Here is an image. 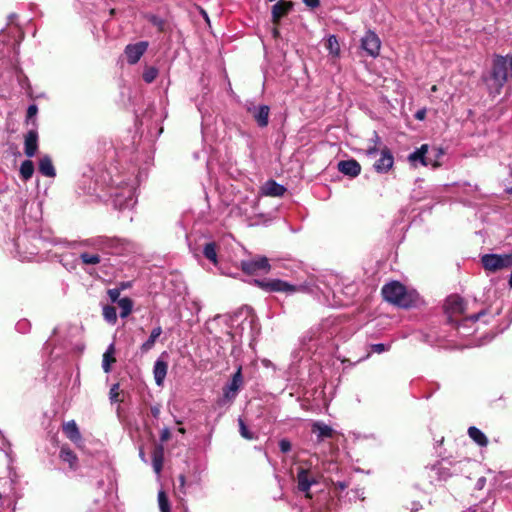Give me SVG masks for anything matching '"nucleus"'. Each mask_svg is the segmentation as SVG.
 Returning <instances> with one entry per match:
<instances>
[{
  "mask_svg": "<svg viewBox=\"0 0 512 512\" xmlns=\"http://www.w3.org/2000/svg\"><path fill=\"white\" fill-rule=\"evenodd\" d=\"M507 192H508L509 194H512V186H511V187H509V188H507Z\"/></svg>",
  "mask_w": 512,
  "mask_h": 512,
  "instance_id": "774afa93",
  "label": "nucleus"
},
{
  "mask_svg": "<svg viewBox=\"0 0 512 512\" xmlns=\"http://www.w3.org/2000/svg\"><path fill=\"white\" fill-rule=\"evenodd\" d=\"M16 329H17V331H19L21 333H26L30 329L29 321H27L26 319H22V320L18 321L16 324Z\"/></svg>",
  "mask_w": 512,
  "mask_h": 512,
  "instance_id": "a18cd8bd",
  "label": "nucleus"
},
{
  "mask_svg": "<svg viewBox=\"0 0 512 512\" xmlns=\"http://www.w3.org/2000/svg\"><path fill=\"white\" fill-rule=\"evenodd\" d=\"M253 323H254V319L252 317H250V318L246 317L242 321V328L244 329L245 326H248L250 329H252L253 328Z\"/></svg>",
  "mask_w": 512,
  "mask_h": 512,
  "instance_id": "603ef678",
  "label": "nucleus"
},
{
  "mask_svg": "<svg viewBox=\"0 0 512 512\" xmlns=\"http://www.w3.org/2000/svg\"><path fill=\"white\" fill-rule=\"evenodd\" d=\"M394 164V157L391 150L383 147L380 152V158L374 163L373 167L378 173H387Z\"/></svg>",
  "mask_w": 512,
  "mask_h": 512,
  "instance_id": "2eb2a0df",
  "label": "nucleus"
},
{
  "mask_svg": "<svg viewBox=\"0 0 512 512\" xmlns=\"http://www.w3.org/2000/svg\"><path fill=\"white\" fill-rule=\"evenodd\" d=\"M501 488L503 491H507L512 494V475L503 477L501 480Z\"/></svg>",
  "mask_w": 512,
  "mask_h": 512,
  "instance_id": "a19ab883",
  "label": "nucleus"
},
{
  "mask_svg": "<svg viewBox=\"0 0 512 512\" xmlns=\"http://www.w3.org/2000/svg\"><path fill=\"white\" fill-rule=\"evenodd\" d=\"M265 196L280 197L286 192V188L274 180L267 181L261 188Z\"/></svg>",
  "mask_w": 512,
  "mask_h": 512,
  "instance_id": "b1692460",
  "label": "nucleus"
},
{
  "mask_svg": "<svg viewBox=\"0 0 512 512\" xmlns=\"http://www.w3.org/2000/svg\"><path fill=\"white\" fill-rule=\"evenodd\" d=\"M114 174L110 172L109 197L115 209L130 210L137 203V188L146 180L147 167L131 163L127 168L119 170L114 167Z\"/></svg>",
  "mask_w": 512,
  "mask_h": 512,
  "instance_id": "f257e3e1",
  "label": "nucleus"
},
{
  "mask_svg": "<svg viewBox=\"0 0 512 512\" xmlns=\"http://www.w3.org/2000/svg\"><path fill=\"white\" fill-rule=\"evenodd\" d=\"M421 508H422V505L420 504V502L414 501L411 503V507H410L411 512H417Z\"/></svg>",
  "mask_w": 512,
  "mask_h": 512,
  "instance_id": "864d4df0",
  "label": "nucleus"
},
{
  "mask_svg": "<svg viewBox=\"0 0 512 512\" xmlns=\"http://www.w3.org/2000/svg\"><path fill=\"white\" fill-rule=\"evenodd\" d=\"M293 2L286 0H279L272 6L271 16L274 25H278L281 19L286 16L293 9Z\"/></svg>",
  "mask_w": 512,
  "mask_h": 512,
  "instance_id": "f3484780",
  "label": "nucleus"
},
{
  "mask_svg": "<svg viewBox=\"0 0 512 512\" xmlns=\"http://www.w3.org/2000/svg\"><path fill=\"white\" fill-rule=\"evenodd\" d=\"M507 69L510 71V78L512 79V55L507 56Z\"/></svg>",
  "mask_w": 512,
  "mask_h": 512,
  "instance_id": "5fc2aeb1",
  "label": "nucleus"
},
{
  "mask_svg": "<svg viewBox=\"0 0 512 512\" xmlns=\"http://www.w3.org/2000/svg\"><path fill=\"white\" fill-rule=\"evenodd\" d=\"M338 170L344 175L356 177L361 172V166L354 159L342 160L338 163Z\"/></svg>",
  "mask_w": 512,
  "mask_h": 512,
  "instance_id": "412c9836",
  "label": "nucleus"
},
{
  "mask_svg": "<svg viewBox=\"0 0 512 512\" xmlns=\"http://www.w3.org/2000/svg\"><path fill=\"white\" fill-rule=\"evenodd\" d=\"M199 481H200L199 478H195L193 480L187 481L186 477L183 474L179 475V477H178L179 484H178V486L175 487V494L179 498H181V495L185 496L186 494L190 493L191 489L194 486L199 485Z\"/></svg>",
  "mask_w": 512,
  "mask_h": 512,
  "instance_id": "5701e85b",
  "label": "nucleus"
},
{
  "mask_svg": "<svg viewBox=\"0 0 512 512\" xmlns=\"http://www.w3.org/2000/svg\"><path fill=\"white\" fill-rule=\"evenodd\" d=\"M459 463H453L448 460L437 461L436 463L426 466V474L431 484L447 481L450 477L459 472Z\"/></svg>",
  "mask_w": 512,
  "mask_h": 512,
  "instance_id": "6e6552de",
  "label": "nucleus"
},
{
  "mask_svg": "<svg viewBox=\"0 0 512 512\" xmlns=\"http://www.w3.org/2000/svg\"><path fill=\"white\" fill-rule=\"evenodd\" d=\"M59 456L63 462H65L69 465L70 469H72V470L76 469L78 459H77V456L75 455V453L71 449L62 447L60 450Z\"/></svg>",
  "mask_w": 512,
  "mask_h": 512,
  "instance_id": "c85d7f7f",
  "label": "nucleus"
},
{
  "mask_svg": "<svg viewBox=\"0 0 512 512\" xmlns=\"http://www.w3.org/2000/svg\"><path fill=\"white\" fill-rule=\"evenodd\" d=\"M296 480L298 490L305 493L307 497H310L309 490L316 483L314 476L308 470L300 468L297 472Z\"/></svg>",
  "mask_w": 512,
  "mask_h": 512,
  "instance_id": "a211bd4d",
  "label": "nucleus"
},
{
  "mask_svg": "<svg viewBox=\"0 0 512 512\" xmlns=\"http://www.w3.org/2000/svg\"><path fill=\"white\" fill-rule=\"evenodd\" d=\"M85 245L91 247L94 252H81L79 260L83 265L93 266L106 262L108 259L104 255H124L135 249V245L127 239L108 236L89 239Z\"/></svg>",
  "mask_w": 512,
  "mask_h": 512,
  "instance_id": "f03ea898",
  "label": "nucleus"
},
{
  "mask_svg": "<svg viewBox=\"0 0 512 512\" xmlns=\"http://www.w3.org/2000/svg\"><path fill=\"white\" fill-rule=\"evenodd\" d=\"M241 268L244 273L253 275L258 272H268L271 266L267 257L258 255L251 259L241 261Z\"/></svg>",
  "mask_w": 512,
  "mask_h": 512,
  "instance_id": "9b49d317",
  "label": "nucleus"
},
{
  "mask_svg": "<svg viewBox=\"0 0 512 512\" xmlns=\"http://www.w3.org/2000/svg\"><path fill=\"white\" fill-rule=\"evenodd\" d=\"M444 307L449 323L451 325H455L462 336L469 334V332L465 331L468 323L474 324L481 320L484 323L487 322V320L484 319L487 316V312L485 310L460 318L465 311V302L463 298L458 295H450L447 297Z\"/></svg>",
  "mask_w": 512,
  "mask_h": 512,
  "instance_id": "423d86ee",
  "label": "nucleus"
},
{
  "mask_svg": "<svg viewBox=\"0 0 512 512\" xmlns=\"http://www.w3.org/2000/svg\"><path fill=\"white\" fill-rule=\"evenodd\" d=\"M476 323H477V322H475L474 324L468 323V325H467V327H466V330H465L466 332H469V334H468L467 336H469V335H471L473 332H475V329H472V330H471V328H472Z\"/></svg>",
  "mask_w": 512,
  "mask_h": 512,
  "instance_id": "4d7b16f0",
  "label": "nucleus"
},
{
  "mask_svg": "<svg viewBox=\"0 0 512 512\" xmlns=\"http://www.w3.org/2000/svg\"><path fill=\"white\" fill-rule=\"evenodd\" d=\"M481 262L486 270L497 271L512 266V254H485Z\"/></svg>",
  "mask_w": 512,
  "mask_h": 512,
  "instance_id": "9d476101",
  "label": "nucleus"
},
{
  "mask_svg": "<svg viewBox=\"0 0 512 512\" xmlns=\"http://www.w3.org/2000/svg\"><path fill=\"white\" fill-rule=\"evenodd\" d=\"M34 164L31 160H25L20 165V175L24 181L29 180L34 173Z\"/></svg>",
  "mask_w": 512,
  "mask_h": 512,
  "instance_id": "72a5a7b5",
  "label": "nucleus"
},
{
  "mask_svg": "<svg viewBox=\"0 0 512 512\" xmlns=\"http://www.w3.org/2000/svg\"><path fill=\"white\" fill-rule=\"evenodd\" d=\"M107 293H108V296H109V299L111 300V302L118 304V300L121 299L120 298V290L117 288H113V289H109Z\"/></svg>",
  "mask_w": 512,
  "mask_h": 512,
  "instance_id": "49530a36",
  "label": "nucleus"
},
{
  "mask_svg": "<svg viewBox=\"0 0 512 512\" xmlns=\"http://www.w3.org/2000/svg\"><path fill=\"white\" fill-rule=\"evenodd\" d=\"M115 352L114 344H110L103 354V360H102V368L103 370L108 373L111 370V364L115 362V358L113 356Z\"/></svg>",
  "mask_w": 512,
  "mask_h": 512,
  "instance_id": "7c9ffc66",
  "label": "nucleus"
},
{
  "mask_svg": "<svg viewBox=\"0 0 512 512\" xmlns=\"http://www.w3.org/2000/svg\"><path fill=\"white\" fill-rule=\"evenodd\" d=\"M485 482H486V479H485L484 477H481V478H479V479H478V481H477V484H476V485H477V487H478L479 489H481V488H483V487H484Z\"/></svg>",
  "mask_w": 512,
  "mask_h": 512,
  "instance_id": "6e6d98bb",
  "label": "nucleus"
},
{
  "mask_svg": "<svg viewBox=\"0 0 512 512\" xmlns=\"http://www.w3.org/2000/svg\"><path fill=\"white\" fill-rule=\"evenodd\" d=\"M168 437V431L166 430L163 434H162V440H166Z\"/></svg>",
  "mask_w": 512,
  "mask_h": 512,
  "instance_id": "0e129e2a",
  "label": "nucleus"
},
{
  "mask_svg": "<svg viewBox=\"0 0 512 512\" xmlns=\"http://www.w3.org/2000/svg\"><path fill=\"white\" fill-rule=\"evenodd\" d=\"M279 448H280L281 452L287 453L291 450V443L286 439H282L279 442Z\"/></svg>",
  "mask_w": 512,
  "mask_h": 512,
  "instance_id": "09e8293b",
  "label": "nucleus"
},
{
  "mask_svg": "<svg viewBox=\"0 0 512 512\" xmlns=\"http://www.w3.org/2000/svg\"><path fill=\"white\" fill-rule=\"evenodd\" d=\"M38 169L43 176L50 178H54L56 176V170L49 155L41 156L39 159Z\"/></svg>",
  "mask_w": 512,
  "mask_h": 512,
  "instance_id": "393cba45",
  "label": "nucleus"
},
{
  "mask_svg": "<svg viewBox=\"0 0 512 512\" xmlns=\"http://www.w3.org/2000/svg\"><path fill=\"white\" fill-rule=\"evenodd\" d=\"M167 357V353L163 352L161 356L155 361L153 367V375L155 382L158 386H162L167 375L168 363L164 360Z\"/></svg>",
  "mask_w": 512,
  "mask_h": 512,
  "instance_id": "aec40b11",
  "label": "nucleus"
},
{
  "mask_svg": "<svg viewBox=\"0 0 512 512\" xmlns=\"http://www.w3.org/2000/svg\"><path fill=\"white\" fill-rule=\"evenodd\" d=\"M38 149V133L36 130H30L25 135L24 152L27 157L35 156Z\"/></svg>",
  "mask_w": 512,
  "mask_h": 512,
  "instance_id": "4be33fe9",
  "label": "nucleus"
},
{
  "mask_svg": "<svg viewBox=\"0 0 512 512\" xmlns=\"http://www.w3.org/2000/svg\"><path fill=\"white\" fill-rule=\"evenodd\" d=\"M118 306L120 308V317L126 318L132 312L133 301L128 297H124L118 300Z\"/></svg>",
  "mask_w": 512,
  "mask_h": 512,
  "instance_id": "2f4dec72",
  "label": "nucleus"
},
{
  "mask_svg": "<svg viewBox=\"0 0 512 512\" xmlns=\"http://www.w3.org/2000/svg\"><path fill=\"white\" fill-rule=\"evenodd\" d=\"M313 432L317 434L319 439L329 438L332 436V428L323 423H315L313 425Z\"/></svg>",
  "mask_w": 512,
  "mask_h": 512,
  "instance_id": "473e14b6",
  "label": "nucleus"
},
{
  "mask_svg": "<svg viewBox=\"0 0 512 512\" xmlns=\"http://www.w3.org/2000/svg\"><path fill=\"white\" fill-rule=\"evenodd\" d=\"M65 430L67 432L68 437L72 440L80 437L79 430L74 421L68 422L65 426Z\"/></svg>",
  "mask_w": 512,
  "mask_h": 512,
  "instance_id": "58836bf2",
  "label": "nucleus"
},
{
  "mask_svg": "<svg viewBox=\"0 0 512 512\" xmlns=\"http://www.w3.org/2000/svg\"><path fill=\"white\" fill-rule=\"evenodd\" d=\"M331 282H336V278L333 276H329V279L317 278L315 281L311 280L300 285H292L280 279L254 280V283L266 292L321 294L328 304H330V295L333 299L336 297V290L331 287Z\"/></svg>",
  "mask_w": 512,
  "mask_h": 512,
  "instance_id": "7ed1b4c3",
  "label": "nucleus"
},
{
  "mask_svg": "<svg viewBox=\"0 0 512 512\" xmlns=\"http://www.w3.org/2000/svg\"><path fill=\"white\" fill-rule=\"evenodd\" d=\"M148 20L152 25L156 26L159 30L164 29V21L160 17L156 15H149Z\"/></svg>",
  "mask_w": 512,
  "mask_h": 512,
  "instance_id": "37998d69",
  "label": "nucleus"
},
{
  "mask_svg": "<svg viewBox=\"0 0 512 512\" xmlns=\"http://www.w3.org/2000/svg\"><path fill=\"white\" fill-rule=\"evenodd\" d=\"M118 397H119V384L116 383L110 389L109 398L112 403H115V402L119 401Z\"/></svg>",
  "mask_w": 512,
  "mask_h": 512,
  "instance_id": "c03bdc74",
  "label": "nucleus"
},
{
  "mask_svg": "<svg viewBox=\"0 0 512 512\" xmlns=\"http://www.w3.org/2000/svg\"><path fill=\"white\" fill-rule=\"evenodd\" d=\"M468 436L480 447H486L489 443L487 436L477 427L471 426L468 428Z\"/></svg>",
  "mask_w": 512,
  "mask_h": 512,
  "instance_id": "bb28decb",
  "label": "nucleus"
},
{
  "mask_svg": "<svg viewBox=\"0 0 512 512\" xmlns=\"http://www.w3.org/2000/svg\"><path fill=\"white\" fill-rule=\"evenodd\" d=\"M383 298L398 307L411 308L420 302L419 294L413 289H407L398 281H392L382 287Z\"/></svg>",
  "mask_w": 512,
  "mask_h": 512,
  "instance_id": "0eeeda50",
  "label": "nucleus"
},
{
  "mask_svg": "<svg viewBox=\"0 0 512 512\" xmlns=\"http://www.w3.org/2000/svg\"><path fill=\"white\" fill-rule=\"evenodd\" d=\"M203 255L207 260L212 262L214 266L218 267L217 244L215 242L205 243L203 247Z\"/></svg>",
  "mask_w": 512,
  "mask_h": 512,
  "instance_id": "c756f323",
  "label": "nucleus"
},
{
  "mask_svg": "<svg viewBox=\"0 0 512 512\" xmlns=\"http://www.w3.org/2000/svg\"><path fill=\"white\" fill-rule=\"evenodd\" d=\"M372 140L374 141L375 145L373 147H369L367 149V155H369V156H375V154L378 152L377 144H379L381 142L380 137L376 132H374V136H373Z\"/></svg>",
  "mask_w": 512,
  "mask_h": 512,
  "instance_id": "79ce46f5",
  "label": "nucleus"
},
{
  "mask_svg": "<svg viewBox=\"0 0 512 512\" xmlns=\"http://www.w3.org/2000/svg\"><path fill=\"white\" fill-rule=\"evenodd\" d=\"M247 111L253 116L259 127H266L269 122L270 108L267 105L251 104L247 107Z\"/></svg>",
  "mask_w": 512,
  "mask_h": 512,
  "instance_id": "dca6fc26",
  "label": "nucleus"
},
{
  "mask_svg": "<svg viewBox=\"0 0 512 512\" xmlns=\"http://www.w3.org/2000/svg\"><path fill=\"white\" fill-rule=\"evenodd\" d=\"M361 47L369 56L376 58L380 52L381 41L375 32L369 30L361 39Z\"/></svg>",
  "mask_w": 512,
  "mask_h": 512,
  "instance_id": "ddd939ff",
  "label": "nucleus"
},
{
  "mask_svg": "<svg viewBox=\"0 0 512 512\" xmlns=\"http://www.w3.org/2000/svg\"><path fill=\"white\" fill-rule=\"evenodd\" d=\"M164 451L162 447H156L152 453V466L154 472L159 475L162 471Z\"/></svg>",
  "mask_w": 512,
  "mask_h": 512,
  "instance_id": "cd10ccee",
  "label": "nucleus"
},
{
  "mask_svg": "<svg viewBox=\"0 0 512 512\" xmlns=\"http://www.w3.org/2000/svg\"><path fill=\"white\" fill-rule=\"evenodd\" d=\"M149 43L147 41H139L134 44H128L125 47L124 54L130 65L138 63L143 54L147 51Z\"/></svg>",
  "mask_w": 512,
  "mask_h": 512,
  "instance_id": "4468645a",
  "label": "nucleus"
},
{
  "mask_svg": "<svg viewBox=\"0 0 512 512\" xmlns=\"http://www.w3.org/2000/svg\"><path fill=\"white\" fill-rule=\"evenodd\" d=\"M239 428V432L243 438L249 440L253 439V434L248 430L247 426L245 425L242 419H239Z\"/></svg>",
  "mask_w": 512,
  "mask_h": 512,
  "instance_id": "ea45409f",
  "label": "nucleus"
},
{
  "mask_svg": "<svg viewBox=\"0 0 512 512\" xmlns=\"http://www.w3.org/2000/svg\"><path fill=\"white\" fill-rule=\"evenodd\" d=\"M162 334V327L156 326L152 329L150 336L148 339L142 343L140 346V351L142 354L148 353L153 347L155 346L156 340L160 337Z\"/></svg>",
  "mask_w": 512,
  "mask_h": 512,
  "instance_id": "a878e982",
  "label": "nucleus"
},
{
  "mask_svg": "<svg viewBox=\"0 0 512 512\" xmlns=\"http://www.w3.org/2000/svg\"><path fill=\"white\" fill-rule=\"evenodd\" d=\"M507 57L497 55L493 60L491 78L496 93H500L508 79Z\"/></svg>",
  "mask_w": 512,
  "mask_h": 512,
  "instance_id": "1a4fd4ad",
  "label": "nucleus"
},
{
  "mask_svg": "<svg viewBox=\"0 0 512 512\" xmlns=\"http://www.w3.org/2000/svg\"><path fill=\"white\" fill-rule=\"evenodd\" d=\"M342 363H348L349 366H353L354 365L353 363H350L349 360H347V359H343Z\"/></svg>",
  "mask_w": 512,
  "mask_h": 512,
  "instance_id": "338daca9",
  "label": "nucleus"
},
{
  "mask_svg": "<svg viewBox=\"0 0 512 512\" xmlns=\"http://www.w3.org/2000/svg\"><path fill=\"white\" fill-rule=\"evenodd\" d=\"M0 41L5 42V32H4V30H2L0 32Z\"/></svg>",
  "mask_w": 512,
  "mask_h": 512,
  "instance_id": "680f3d73",
  "label": "nucleus"
},
{
  "mask_svg": "<svg viewBox=\"0 0 512 512\" xmlns=\"http://www.w3.org/2000/svg\"><path fill=\"white\" fill-rule=\"evenodd\" d=\"M38 107L35 104L29 105L27 109V119L34 118L37 115Z\"/></svg>",
  "mask_w": 512,
  "mask_h": 512,
  "instance_id": "8fccbe9b",
  "label": "nucleus"
},
{
  "mask_svg": "<svg viewBox=\"0 0 512 512\" xmlns=\"http://www.w3.org/2000/svg\"><path fill=\"white\" fill-rule=\"evenodd\" d=\"M46 244L47 240L38 233L37 228L30 227L12 240L11 253L21 261H30L46 247Z\"/></svg>",
  "mask_w": 512,
  "mask_h": 512,
  "instance_id": "39448f33",
  "label": "nucleus"
},
{
  "mask_svg": "<svg viewBox=\"0 0 512 512\" xmlns=\"http://www.w3.org/2000/svg\"><path fill=\"white\" fill-rule=\"evenodd\" d=\"M326 48L329 53L335 57L339 56L340 53V45L338 39L335 35H329L326 42Z\"/></svg>",
  "mask_w": 512,
  "mask_h": 512,
  "instance_id": "f704fd0d",
  "label": "nucleus"
},
{
  "mask_svg": "<svg viewBox=\"0 0 512 512\" xmlns=\"http://www.w3.org/2000/svg\"><path fill=\"white\" fill-rule=\"evenodd\" d=\"M158 76V69L156 67H153V66H147L145 67L144 71H143V80L146 82V83H152Z\"/></svg>",
  "mask_w": 512,
  "mask_h": 512,
  "instance_id": "e433bc0d",
  "label": "nucleus"
},
{
  "mask_svg": "<svg viewBox=\"0 0 512 512\" xmlns=\"http://www.w3.org/2000/svg\"><path fill=\"white\" fill-rule=\"evenodd\" d=\"M303 2L305 3L306 6L312 9L317 8L320 5V0H303Z\"/></svg>",
  "mask_w": 512,
  "mask_h": 512,
  "instance_id": "3c124183",
  "label": "nucleus"
},
{
  "mask_svg": "<svg viewBox=\"0 0 512 512\" xmlns=\"http://www.w3.org/2000/svg\"><path fill=\"white\" fill-rule=\"evenodd\" d=\"M243 386V375H242V366L239 365L237 367L236 372L233 374L230 382L223 388V397L227 401H233L240 388Z\"/></svg>",
  "mask_w": 512,
  "mask_h": 512,
  "instance_id": "f8f14e48",
  "label": "nucleus"
},
{
  "mask_svg": "<svg viewBox=\"0 0 512 512\" xmlns=\"http://www.w3.org/2000/svg\"><path fill=\"white\" fill-rule=\"evenodd\" d=\"M158 504L161 512H170L169 500L163 490L158 492Z\"/></svg>",
  "mask_w": 512,
  "mask_h": 512,
  "instance_id": "4c0bfd02",
  "label": "nucleus"
},
{
  "mask_svg": "<svg viewBox=\"0 0 512 512\" xmlns=\"http://www.w3.org/2000/svg\"><path fill=\"white\" fill-rule=\"evenodd\" d=\"M371 348H372L373 352L380 354V353L387 351L389 349V346H387L383 343H377V344H373L371 346Z\"/></svg>",
  "mask_w": 512,
  "mask_h": 512,
  "instance_id": "de8ad7c7",
  "label": "nucleus"
},
{
  "mask_svg": "<svg viewBox=\"0 0 512 512\" xmlns=\"http://www.w3.org/2000/svg\"><path fill=\"white\" fill-rule=\"evenodd\" d=\"M15 18H16V14H11V15L9 16V20H10V22H13V20H14Z\"/></svg>",
  "mask_w": 512,
  "mask_h": 512,
  "instance_id": "69168bd1",
  "label": "nucleus"
},
{
  "mask_svg": "<svg viewBox=\"0 0 512 512\" xmlns=\"http://www.w3.org/2000/svg\"><path fill=\"white\" fill-rule=\"evenodd\" d=\"M272 33H273V36H274L275 38H276V37H278V35H279V31H278V29H277V28H274Z\"/></svg>",
  "mask_w": 512,
  "mask_h": 512,
  "instance_id": "e2e57ef3",
  "label": "nucleus"
},
{
  "mask_svg": "<svg viewBox=\"0 0 512 512\" xmlns=\"http://www.w3.org/2000/svg\"><path fill=\"white\" fill-rule=\"evenodd\" d=\"M334 334L335 330L332 329L329 320L311 327L300 338L299 352L295 357L299 356L302 360L304 357L311 358L313 355L324 354L329 349Z\"/></svg>",
  "mask_w": 512,
  "mask_h": 512,
  "instance_id": "20e7f679",
  "label": "nucleus"
},
{
  "mask_svg": "<svg viewBox=\"0 0 512 512\" xmlns=\"http://www.w3.org/2000/svg\"><path fill=\"white\" fill-rule=\"evenodd\" d=\"M139 456H140V458H141V460H142V461L147 462V461H146V458H145V454H144L143 449H140V451H139Z\"/></svg>",
  "mask_w": 512,
  "mask_h": 512,
  "instance_id": "052dcab7",
  "label": "nucleus"
},
{
  "mask_svg": "<svg viewBox=\"0 0 512 512\" xmlns=\"http://www.w3.org/2000/svg\"><path fill=\"white\" fill-rule=\"evenodd\" d=\"M336 485L340 490H344L347 488V484L345 482H338Z\"/></svg>",
  "mask_w": 512,
  "mask_h": 512,
  "instance_id": "bf43d9fd",
  "label": "nucleus"
},
{
  "mask_svg": "<svg viewBox=\"0 0 512 512\" xmlns=\"http://www.w3.org/2000/svg\"><path fill=\"white\" fill-rule=\"evenodd\" d=\"M103 317L106 322L114 325L117 322L116 308L110 305H105L103 307Z\"/></svg>",
  "mask_w": 512,
  "mask_h": 512,
  "instance_id": "c9c22d12",
  "label": "nucleus"
},
{
  "mask_svg": "<svg viewBox=\"0 0 512 512\" xmlns=\"http://www.w3.org/2000/svg\"><path fill=\"white\" fill-rule=\"evenodd\" d=\"M427 153H428V145L423 144L420 148H418L414 152H412L408 156V159L414 165H417V163H420L422 166H429V165L437 166L436 163H433L432 159L427 155Z\"/></svg>",
  "mask_w": 512,
  "mask_h": 512,
  "instance_id": "6ab92c4d",
  "label": "nucleus"
},
{
  "mask_svg": "<svg viewBox=\"0 0 512 512\" xmlns=\"http://www.w3.org/2000/svg\"><path fill=\"white\" fill-rule=\"evenodd\" d=\"M415 116L417 119L423 120L425 117V111H418Z\"/></svg>",
  "mask_w": 512,
  "mask_h": 512,
  "instance_id": "13d9d810",
  "label": "nucleus"
}]
</instances>
